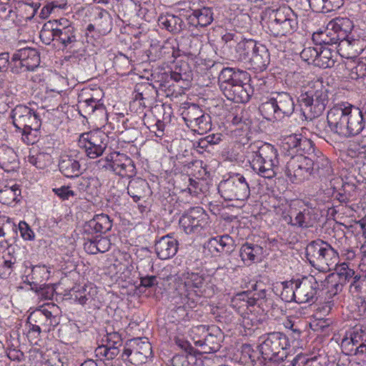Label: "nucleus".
<instances>
[{
	"mask_svg": "<svg viewBox=\"0 0 366 366\" xmlns=\"http://www.w3.org/2000/svg\"><path fill=\"white\" fill-rule=\"evenodd\" d=\"M206 275L199 272H185L174 279L171 302L177 308H194L202 296Z\"/></svg>",
	"mask_w": 366,
	"mask_h": 366,
	"instance_id": "f257e3e1",
	"label": "nucleus"
},
{
	"mask_svg": "<svg viewBox=\"0 0 366 366\" xmlns=\"http://www.w3.org/2000/svg\"><path fill=\"white\" fill-rule=\"evenodd\" d=\"M327 122L331 132L344 138L357 135L365 127L362 111L352 105L333 107L327 112Z\"/></svg>",
	"mask_w": 366,
	"mask_h": 366,
	"instance_id": "f03ea898",
	"label": "nucleus"
},
{
	"mask_svg": "<svg viewBox=\"0 0 366 366\" xmlns=\"http://www.w3.org/2000/svg\"><path fill=\"white\" fill-rule=\"evenodd\" d=\"M329 90L323 81L317 79L309 83L298 97L301 111L305 119L320 117L329 103Z\"/></svg>",
	"mask_w": 366,
	"mask_h": 366,
	"instance_id": "7ed1b4c3",
	"label": "nucleus"
},
{
	"mask_svg": "<svg viewBox=\"0 0 366 366\" xmlns=\"http://www.w3.org/2000/svg\"><path fill=\"white\" fill-rule=\"evenodd\" d=\"M249 149L252 153L251 167L264 178H272L279 172L277 150L270 144L256 142L251 144Z\"/></svg>",
	"mask_w": 366,
	"mask_h": 366,
	"instance_id": "20e7f679",
	"label": "nucleus"
},
{
	"mask_svg": "<svg viewBox=\"0 0 366 366\" xmlns=\"http://www.w3.org/2000/svg\"><path fill=\"white\" fill-rule=\"evenodd\" d=\"M11 117L14 127L21 132L22 139L27 144L36 142V135L41 127V122L37 113L24 105H17L11 112Z\"/></svg>",
	"mask_w": 366,
	"mask_h": 366,
	"instance_id": "39448f33",
	"label": "nucleus"
},
{
	"mask_svg": "<svg viewBox=\"0 0 366 366\" xmlns=\"http://www.w3.org/2000/svg\"><path fill=\"white\" fill-rule=\"evenodd\" d=\"M295 108L292 97L288 92H273L268 99L259 106L263 117L269 121L281 120L290 117Z\"/></svg>",
	"mask_w": 366,
	"mask_h": 366,
	"instance_id": "423d86ee",
	"label": "nucleus"
},
{
	"mask_svg": "<svg viewBox=\"0 0 366 366\" xmlns=\"http://www.w3.org/2000/svg\"><path fill=\"white\" fill-rule=\"evenodd\" d=\"M305 254L310 264L322 271H330L339 259L337 252L327 242L321 239L311 242L306 247Z\"/></svg>",
	"mask_w": 366,
	"mask_h": 366,
	"instance_id": "0eeeda50",
	"label": "nucleus"
},
{
	"mask_svg": "<svg viewBox=\"0 0 366 366\" xmlns=\"http://www.w3.org/2000/svg\"><path fill=\"white\" fill-rule=\"evenodd\" d=\"M260 352L264 360L279 362L287 357V349L290 347L288 337L280 332L266 333L261 336Z\"/></svg>",
	"mask_w": 366,
	"mask_h": 366,
	"instance_id": "6e6552de",
	"label": "nucleus"
},
{
	"mask_svg": "<svg viewBox=\"0 0 366 366\" xmlns=\"http://www.w3.org/2000/svg\"><path fill=\"white\" fill-rule=\"evenodd\" d=\"M268 29L276 37L291 35L298 29L297 16L290 7H280L270 15Z\"/></svg>",
	"mask_w": 366,
	"mask_h": 366,
	"instance_id": "1a4fd4ad",
	"label": "nucleus"
},
{
	"mask_svg": "<svg viewBox=\"0 0 366 366\" xmlns=\"http://www.w3.org/2000/svg\"><path fill=\"white\" fill-rule=\"evenodd\" d=\"M218 189L221 196L227 201H244L250 195L249 182L245 177L238 173L222 181Z\"/></svg>",
	"mask_w": 366,
	"mask_h": 366,
	"instance_id": "9d476101",
	"label": "nucleus"
},
{
	"mask_svg": "<svg viewBox=\"0 0 366 366\" xmlns=\"http://www.w3.org/2000/svg\"><path fill=\"white\" fill-rule=\"evenodd\" d=\"M99 168H105L114 172L122 177H132L136 174L134 161L127 154L120 152H112L104 159L97 162Z\"/></svg>",
	"mask_w": 366,
	"mask_h": 366,
	"instance_id": "9b49d317",
	"label": "nucleus"
},
{
	"mask_svg": "<svg viewBox=\"0 0 366 366\" xmlns=\"http://www.w3.org/2000/svg\"><path fill=\"white\" fill-rule=\"evenodd\" d=\"M182 116L187 126L195 132L204 134L212 128L211 117L197 104L184 107Z\"/></svg>",
	"mask_w": 366,
	"mask_h": 366,
	"instance_id": "f8f14e48",
	"label": "nucleus"
},
{
	"mask_svg": "<svg viewBox=\"0 0 366 366\" xmlns=\"http://www.w3.org/2000/svg\"><path fill=\"white\" fill-rule=\"evenodd\" d=\"M312 162L308 157L294 155L291 153L290 159L285 167V174L293 183H300L311 177Z\"/></svg>",
	"mask_w": 366,
	"mask_h": 366,
	"instance_id": "ddd939ff",
	"label": "nucleus"
},
{
	"mask_svg": "<svg viewBox=\"0 0 366 366\" xmlns=\"http://www.w3.org/2000/svg\"><path fill=\"white\" fill-rule=\"evenodd\" d=\"M108 137L102 131H94L83 134L79 139L80 147L84 149L85 152L91 159L100 157L107 147Z\"/></svg>",
	"mask_w": 366,
	"mask_h": 366,
	"instance_id": "4468645a",
	"label": "nucleus"
},
{
	"mask_svg": "<svg viewBox=\"0 0 366 366\" xmlns=\"http://www.w3.org/2000/svg\"><path fill=\"white\" fill-rule=\"evenodd\" d=\"M59 307L55 304H48L36 310L28 317L29 321L35 322L45 332H50L59 324Z\"/></svg>",
	"mask_w": 366,
	"mask_h": 366,
	"instance_id": "2eb2a0df",
	"label": "nucleus"
},
{
	"mask_svg": "<svg viewBox=\"0 0 366 366\" xmlns=\"http://www.w3.org/2000/svg\"><path fill=\"white\" fill-rule=\"evenodd\" d=\"M152 353V345L147 340L134 339L127 342L122 357L127 358L134 365L145 363Z\"/></svg>",
	"mask_w": 366,
	"mask_h": 366,
	"instance_id": "dca6fc26",
	"label": "nucleus"
},
{
	"mask_svg": "<svg viewBox=\"0 0 366 366\" xmlns=\"http://www.w3.org/2000/svg\"><path fill=\"white\" fill-rule=\"evenodd\" d=\"M314 146L312 141L297 134L287 136L282 142V147L284 150L288 152V156H291V153H293L294 155H302L303 157L317 155L318 152L315 153Z\"/></svg>",
	"mask_w": 366,
	"mask_h": 366,
	"instance_id": "f3484780",
	"label": "nucleus"
},
{
	"mask_svg": "<svg viewBox=\"0 0 366 366\" xmlns=\"http://www.w3.org/2000/svg\"><path fill=\"white\" fill-rule=\"evenodd\" d=\"M51 25V32L53 40L59 41L64 48H71L76 41V36L74 26L66 19H60L54 23L49 22L45 24L46 27Z\"/></svg>",
	"mask_w": 366,
	"mask_h": 366,
	"instance_id": "a211bd4d",
	"label": "nucleus"
},
{
	"mask_svg": "<svg viewBox=\"0 0 366 366\" xmlns=\"http://www.w3.org/2000/svg\"><path fill=\"white\" fill-rule=\"evenodd\" d=\"M208 217L204 210L197 207L182 215L179 223L186 234L197 233L207 224Z\"/></svg>",
	"mask_w": 366,
	"mask_h": 366,
	"instance_id": "6ab92c4d",
	"label": "nucleus"
},
{
	"mask_svg": "<svg viewBox=\"0 0 366 366\" xmlns=\"http://www.w3.org/2000/svg\"><path fill=\"white\" fill-rule=\"evenodd\" d=\"M318 290L319 284L313 276L296 280L295 302L300 304L315 302L317 300Z\"/></svg>",
	"mask_w": 366,
	"mask_h": 366,
	"instance_id": "aec40b11",
	"label": "nucleus"
},
{
	"mask_svg": "<svg viewBox=\"0 0 366 366\" xmlns=\"http://www.w3.org/2000/svg\"><path fill=\"white\" fill-rule=\"evenodd\" d=\"M250 76L246 71L232 67L223 68L218 76V85L223 94L237 84L249 81Z\"/></svg>",
	"mask_w": 366,
	"mask_h": 366,
	"instance_id": "412c9836",
	"label": "nucleus"
},
{
	"mask_svg": "<svg viewBox=\"0 0 366 366\" xmlns=\"http://www.w3.org/2000/svg\"><path fill=\"white\" fill-rule=\"evenodd\" d=\"M102 341L105 342L99 346L96 350L97 356L105 357L107 360H113L120 352L119 347L122 345V339L121 335L116 332L107 333L105 339Z\"/></svg>",
	"mask_w": 366,
	"mask_h": 366,
	"instance_id": "4be33fe9",
	"label": "nucleus"
},
{
	"mask_svg": "<svg viewBox=\"0 0 366 366\" xmlns=\"http://www.w3.org/2000/svg\"><path fill=\"white\" fill-rule=\"evenodd\" d=\"M198 333L206 332L202 339L194 340V344L201 348L202 353L209 354L216 352L221 347L220 337L216 335L208 332V329L204 325H199L196 327Z\"/></svg>",
	"mask_w": 366,
	"mask_h": 366,
	"instance_id": "5701e85b",
	"label": "nucleus"
},
{
	"mask_svg": "<svg viewBox=\"0 0 366 366\" xmlns=\"http://www.w3.org/2000/svg\"><path fill=\"white\" fill-rule=\"evenodd\" d=\"M308 157L312 162L311 177L323 179L332 174L333 169L330 162L322 152H318L317 155H312Z\"/></svg>",
	"mask_w": 366,
	"mask_h": 366,
	"instance_id": "b1692460",
	"label": "nucleus"
},
{
	"mask_svg": "<svg viewBox=\"0 0 366 366\" xmlns=\"http://www.w3.org/2000/svg\"><path fill=\"white\" fill-rule=\"evenodd\" d=\"M177 249V240L169 234L161 237L155 244L157 255L161 259H168L174 257Z\"/></svg>",
	"mask_w": 366,
	"mask_h": 366,
	"instance_id": "393cba45",
	"label": "nucleus"
},
{
	"mask_svg": "<svg viewBox=\"0 0 366 366\" xmlns=\"http://www.w3.org/2000/svg\"><path fill=\"white\" fill-rule=\"evenodd\" d=\"M249 81H244L242 84H237L224 94L227 99L236 103H246L249 102L253 94V89Z\"/></svg>",
	"mask_w": 366,
	"mask_h": 366,
	"instance_id": "a878e982",
	"label": "nucleus"
},
{
	"mask_svg": "<svg viewBox=\"0 0 366 366\" xmlns=\"http://www.w3.org/2000/svg\"><path fill=\"white\" fill-rule=\"evenodd\" d=\"M58 167L60 172L66 178L79 177L81 173L79 160L71 155H61Z\"/></svg>",
	"mask_w": 366,
	"mask_h": 366,
	"instance_id": "bb28decb",
	"label": "nucleus"
},
{
	"mask_svg": "<svg viewBox=\"0 0 366 366\" xmlns=\"http://www.w3.org/2000/svg\"><path fill=\"white\" fill-rule=\"evenodd\" d=\"M112 226V220L107 214H97L84 226V230L89 234L106 233L111 229Z\"/></svg>",
	"mask_w": 366,
	"mask_h": 366,
	"instance_id": "cd10ccee",
	"label": "nucleus"
},
{
	"mask_svg": "<svg viewBox=\"0 0 366 366\" xmlns=\"http://www.w3.org/2000/svg\"><path fill=\"white\" fill-rule=\"evenodd\" d=\"M269 61L270 55L267 48L259 43L247 62L255 71H262L266 69Z\"/></svg>",
	"mask_w": 366,
	"mask_h": 366,
	"instance_id": "c85d7f7f",
	"label": "nucleus"
},
{
	"mask_svg": "<svg viewBox=\"0 0 366 366\" xmlns=\"http://www.w3.org/2000/svg\"><path fill=\"white\" fill-rule=\"evenodd\" d=\"M127 193L137 202L141 199L149 196L152 192L148 182L145 179L135 178L129 181L127 186Z\"/></svg>",
	"mask_w": 366,
	"mask_h": 366,
	"instance_id": "c756f323",
	"label": "nucleus"
},
{
	"mask_svg": "<svg viewBox=\"0 0 366 366\" xmlns=\"http://www.w3.org/2000/svg\"><path fill=\"white\" fill-rule=\"evenodd\" d=\"M263 247L254 243L246 242L239 249V256L245 264L261 260Z\"/></svg>",
	"mask_w": 366,
	"mask_h": 366,
	"instance_id": "7c9ffc66",
	"label": "nucleus"
},
{
	"mask_svg": "<svg viewBox=\"0 0 366 366\" xmlns=\"http://www.w3.org/2000/svg\"><path fill=\"white\" fill-rule=\"evenodd\" d=\"M177 43L174 40H167L162 45H152L149 49V56L154 57L152 60L155 61L157 59H169V57H176L177 51L175 46Z\"/></svg>",
	"mask_w": 366,
	"mask_h": 366,
	"instance_id": "2f4dec72",
	"label": "nucleus"
},
{
	"mask_svg": "<svg viewBox=\"0 0 366 366\" xmlns=\"http://www.w3.org/2000/svg\"><path fill=\"white\" fill-rule=\"evenodd\" d=\"M258 42L252 39H241L235 48V54L231 51L232 55L239 61L247 62L252 53L255 51Z\"/></svg>",
	"mask_w": 366,
	"mask_h": 366,
	"instance_id": "473e14b6",
	"label": "nucleus"
},
{
	"mask_svg": "<svg viewBox=\"0 0 366 366\" xmlns=\"http://www.w3.org/2000/svg\"><path fill=\"white\" fill-rule=\"evenodd\" d=\"M189 24L197 27H205L209 25L213 21V12L212 9L203 7L194 10L188 16Z\"/></svg>",
	"mask_w": 366,
	"mask_h": 366,
	"instance_id": "72a5a7b5",
	"label": "nucleus"
},
{
	"mask_svg": "<svg viewBox=\"0 0 366 366\" xmlns=\"http://www.w3.org/2000/svg\"><path fill=\"white\" fill-rule=\"evenodd\" d=\"M77 107L79 112L85 118L96 110L100 109L104 112L105 109L104 104H100L99 100L92 97L84 98L83 94L79 97Z\"/></svg>",
	"mask_w": 366,
	"mask_h": 366,
	"instance_id": "f704fd0d",
	"label": "nucleus"
},
{
	"mask_svg": "<svg viewBox=\"0 0 366 366\" xmlns=\"http://www.w3.org/2000/svg\"><path fill=\"white\" fill-rule=\"evenodd\" d=\"M252 290L254 292L250 290L247 292L249 293V299L254 300L252 307L258 305L259 307H264V305L267 302L270 297L271 292L264 285L262 282H256L252 285Z\"/></svg>",
	"mask_w": 366,
	"mask_h": 366,
	"instance_id": "c9c22d12",
	"label": "nucleus"
},
{
	"mask_svg": "<svg viewBox=\"0 0 366 366\" xmlns=\"http://www.w3.org/2000/svg\"><path fill=\"white\" fill-rule=\"evenodd\" d=\"M50 270L45 265H36L31 269V274L27 277H30L31 282H29L31 290H38L49 279Z\"/></svg>",
	"mask_w": 366,
	"mask_h": 366,
	"instance_id": "e433bc0d",
	"label": "nucleus"
},
{
	"mask_svg": "<svg viewBox=\"0 0 366 366\" xmlns=\"http://www.w3.org/2000/svg\"><path fill=\"white\" fill-rule=\"evenodd\" d=\"M289 219L290 222H288V223L302 228L312 227L316 222L314 211L311 209H305L297 212L294 220H292L291 216L289 217Z\"/></svg>",
	"mask_w": 366,
	"mask_h": 366,
	"instance_id": "4c0bfd02",
	"label": "nucleus"
},
{
	"mask_svg": "<svg viewBox=\"0 0 366 366\" xmlns=\"http://www.w3.org/2000/svg\"><path fill=\"white\" fill-rule=\"evenodd\" d=\"M249 293L247 291L236 294L231 300V307L234 309L239 315L247 313V311L252 307L254 300L249 297Z\"/></svg>",
	"mask_w": 366,
	"mask_h": 366,
	"instance_id": "58836bf2",
	"label": "nucleus"
},
{
	"mask_svg": "<svg viewBox=\"0 0 366 366\" xmlns=\"http://www.w3.org/2000/svg\"><path fill=\"white\" fill-rule=\"evenodd\" d=\"M159 23L167 30L174 34L181 32L184 27V21L180 17L170 14L161 16L159 18Z\"/></svg>",
	"mask_w": 366,
	"mask_h": 366,
	"instance_id": "ea45409f",
	"label": "nucleus"
},
{
	"mask_svg": "<svg viewBox=\"0 0 366 366\" xmlns=\"http://www.w3.org/2000/svg\"><path fill=\"white\" fill-rule=\"evenodd\" d=\"M21 53L23 62L27 71H33L40 64V56L39 51L33 48L26 47L19 49Z\"/></svg>",
	"mask_w": 366,
	"mask_h": 366,
	"instance_id": "a19ab883",
	"label": "nucleus"
},
{
	"mask_svg": "<svg viewBox=\"0 0 366 366\" xmlns=\"http://www.w3.org/2000/svg\"><path fill=\"white\" fill-rule=\"evenodd\" d=\"M20 195L21 189L19 185L15 184L11 187L5 186L0 190V202L4 204L11 205L19 202Z\"/></svg>",
	"mask_w": 366,
	"mask_h": 366,
	"instance_id": "79ce46f5",
	"label": "nucleus"
},
{
	"mask_svg": "<svg viewBox=\"0 0 366 366\" xmlns=\"http://www.w3.org/2000/svg\"><path fill=\"white\" fill-rule=\"evenodd\" d=\"M320 51L316 59L315 66L326 69L332 68L335 66V59L330 49L319 46Z\"/></svg>",
	"mask_w": 366,
	"mask_h": 366,
	"instance_id": "37998d69",
	"label": "nucleus"
},
{
	"mask_svg": "<svg viewBox=\"0 0 366 366\" xmlns=\"http://www.w3.org/2000/svg\"><path fill=\"white\" fill-rule=\"evenodd\" d=\"M337 275H334V273L328 274L325 280L322 282V285L327 289V295L328 298L337 295L342 291L343 285L338 280H337Z\"/></svg>",
	"mask_w": 366,
	"mask_h": 366,
	"instance_id": "c03bdc74",
	"label": "nucleus"
},
{
	"mask_svg": "<svg viewBox=\"0 0 366 366\" xmlns=\"http://www.w3.org/2000/svg\"><path fill=\"white\" fill-rule=\"evenodd\" d=\"M169 366H202V360L194 356L176 355L171 360Z\"/></svg>",
	"mask_w": 366,
	"mask_h": 366,
	"instance_id": "a18cd8bd",
	"label": "nucleus"
},
{
	"mask_svg": "<svg viewBox=\"0 0 366 366\" xmlns=\"http://www.w3.org/2000/svg\"><path fill=\"white\" fill-rule=\"evenodd\" d=\"M9 69H10V71L13 74H16L27 71L25 68L24 63L23 62L21 53H20L19 49L14 53L12 56L10 57Z\"/></svg>",
	"mask_w": 366,
	"mask_h": 366,
	"instance_id": "49530a36",
	"label": "nucleus"
},
{
	"mask_svg": "<svg viewBox=\"0 0 366 366\" xmlns=\"http://www.w3.org/2000/svg\"><path fill=\"white\" fill-rule=\"evenodd\" d=\"M17 156L13 149L9 147H0V164L2 167H9L15 164Z\"/></svg>",
	"mask_w": 366,
	"mask_h": 366,
	"instance_id": "de8ad7c7",
	"label": "nucleus"
},
{
	"mask_svg": "<svg viewBox=\"0 0 366 366\" xmlns=\"http://www.w3.org/2000/svg\"><path fill=\"white\" fill-rule=\"evenodd\" d=\"M334 275H337V280L344 285L347 282L352 281L357 274L354 269L349 267L347 264L343 263L337 269V273H334Z\"/></svg>",
	"mask_w": 366,
	"mask_h": 366,
	"instance_id": "09e8293b",
	"label": "nucleus"
},
{
	"mask_svg": "<svg viewBox=\"0 0 366 366\" xmlns=\"http://www.w3.org/2000/svg\"><path fill=\"white\" fill-rule=\"evenodd\" d=\"M29 162L38 169H43L51 163V157L48 153H39L36 156L29 157Z\"/></svg>",
	"mask_w": 366,
	"mask_h": 366,
	"instance_id": "8fccbe9b",
	"label": "nucleus"
},
{
	"mask_svg": "<svg viewBox=\"0 0 366 366\" xmlns=\"http://www.w3.org/2000/svg\"><path fill=\"white\" fill-rule=\"evenodd\" d=\"M141 87H144L145 91H142L141 92H137L135 97V99L133 102V105H143L144 107H146V104L149 102V99L152 97L149 96V92L154 93L156 92L154 86H152L150 84L147 83L144 85H142Z\"/></svg>",
	"mask_w": 366,
	"mask_h": 366,
	"instance_id": "3c124183",
	"label": "nucleus"
},
{
	"mask_svg": "<svg viewBox=\"0 0 366 366\" xmlns=\"http://www.w3.org/2000/svg\"><path fill=\"white\" fill-rule=\"evenodd\" d=\"M241 39L242 36L239 33L236 31H227L221 37V41L223 44L222 48L224 49H231L233 46L236 48V46Z\"/></svg>",
	"mask_w": 366,
	"mask_h": 366,
	"instance_id": "603ef678",
	"label": "nucleus"
},
{
	"mask_svg": "<svg viewBox=\"0 0 366 366\" xmlns=\"http://www.w3.org/2000/svg\"><path fill=\"white\" fill-rule=\"evenodd\" d=\"M283 288L281 292V298L285 302L295 301V289L296 287V280L282 283Z\"/></svg>",
	"mask_w": 366,
	"mask_h": 366,
	"instance_id": "864d4df0",
	"label": "nucleus"
},
{
	"mask_svg": "<svg viewBox=\"0 0 366 366\" xmlns=\"http://www.w3.org/2000/svg\"><path fill=\"white\" fill-rule=\"evenodd\" d=\"M12 230L14 233L17 232V227L15 224H12L11 225ZM18 229L21 233V237L25 240H33L34 239L35 234L29 224L24 222L21 221L19 224Z\"/></svg>",
	"mask_w": 366,
	"mask_h": 366,
	"instance_id": "5fc2aeb1",
	"label": "nucleus"
},
{
	"mask_svg": "<svg viewBox=\"0 0 366 366\" xmlns=\"http://www.w3.org/2000/svg\"><path fill=\"white\" fill-rule=\"evenodd\" d=\"M366 342V328L362 326H355L350 335V342L352 345H357Z\"/></svg>",
	"mask_w": 366,
	"mask_h": 366,
	"instance_id": "6e6d98bb",
	"label": "nucleus"
},
{
	"mask_svg": "<svg viewBox=\"0 0 366 366\" xmlns=\"http://www.w3.org/2000/svg\"><path fill=\"white\" fill-rule=\"evenodd\" d=\"M319 51V47H305L300 53V56L303 61L315 65Z\"/></svg>",
	"mask_w": 366,
	"mask_h": 366,
	"instance_id": "4d7b16f0",
	"label": "nucleus"
},
{
	"mask_svg": "<svg viewBox=\"0 0 366 366\" xmlns=\"http://www.w3.org/2000/svg\"><path fill=\"white\" fill-rule=\"evenodd\" d=\"M109 244L107 238H101L99 240L89 241L84 244L85 250L90 254H97L98 252H104L105 249H102L99 247L100 244Z\"/></svg>",
	"mask_w": 366,
	"mask_h": 366,
	"instance_id": "13d9d810",
	"label": "nucleus"
},
{
	"mask_svg": "<svg viewBox=\"0 0 366 366\" xmlns=\"http://www.w3.org/2000/svg\"><path fill=\"white\" fill-rule=\"evenodd\" d=\"M280 304H282V301L278 297H276V300L269 297L262 307L263 310H266L267 312L271 311L272 315L282 314L283 310Z\"/></svg>",
	"mask_w": 366,
	"mask_h": 366,
	"instance_id": "bf43d9fd",
	"label": "nucleus"
},
{
	"mask_svg": "<svg viewBox=\"0 0 366 366\" xmlns=\"http://www.w3.org/2000/svg\"><path fill=\"white\" fill-rule=\"evenodd\" d=\"M350 77L352 79H366V61H359L350 71Z\"/></svg>",
	"mask_w": 366,
	"mask_h": 366,
	"instance_id": "052dcab7",
	"label": "nucleus"
},
{
	"mask_svg": "<svg viewBox=\"0 0 366 366\" xmlns=\"http://www.w3.org/2000/svg\"><path fill=\"white\" fill-rule=\"evenodd\" d=\"M222 253L230 254L234 249V242L233 239L229 235L218 237Z\"/></svg>",
	"mask_w": 366,
	"mask_h": 366,
	"instance_id": "680f3d73",
	"label": "nucleus"
},
{
	"mask_svg": "<svg viewBox=\"0 0 366 366\" xmlns=\"http://www.w3.org/2000/svg\"><path fill=\"white\" fill-rule=\"evenodd\" d=\"M309 4L312 10L317 13H329L327 0H308Z\"/></svg>",
	"mask_w": 366,
	"mask_h": 366,
	"instance_id": "e2e57ef3",
	"label": "nucleus"
},
{
	"mask_svg": "<svg viewBox=\"0 0 366 366\" xmlns=\"http://www.w3.org/2000/svg\"><path fill=\"white\" fill-rule=\"evenodd\" d=\"M364 282L365 278L360 274H357L355 277L351 281L350 285V292L353 295L357 296L362 292Z\"/></svg>",
	"mask_w": 366,
	"mask_h": 366,
	"instance_id": "0e129e2a",
	"label": "nucleus"
},
{
	"mask_svg": "<svg viewBox=\"0 0 366 366\" xmlns=\"http://www.w3.org/2000/svg\"><path fill=\"white\" fill-rule=\"evenodd\" d=\"M146 116V114L144 113L143 124L145 125L150 132H154L157 137H162L164 134V123L161 120H155V123L154 124L149 126L144 120Z\"/></svg>",
	"mask_w": 366,
	"mask_h": 366,
	"instance_id": "69168bd1",
	"label": "nucleus"
},
{
	"mask_svg": "<svg viewBox=\"0 0 366 366\" xmlns=\"http://www.w3.org/2000/svg\"><path fill=\"white\" fill-rule=\"evenodd\" d=\"M357 40L355 39H350L348 36L346 38H343L338 41L337 44V51L342 55L341 53L345 52L349 50L351 47H353L356 44H357Z\"/></svg>",
	"mask_w": 366,
	"mask_h": 366,
	"instance_id": "338daca9",
	"label": "nucleus"
},
{
	"mask_svg": "<svg viewBox=\"0 0 366 366\" xmlns=\"http://www.w3.org/2000/svg\"><path fill=\"white\" fill-rule=\"evenodd\" d=\"M325 45L337 44L340 40L339 35L334 31L325 32L322 34V39H320Z\"/></svg>",
	"mask_w": 366,
	"mask_h": 366,
	"instance_id": "774afa93",
	"label": "nucleus"
}]
</instances>
